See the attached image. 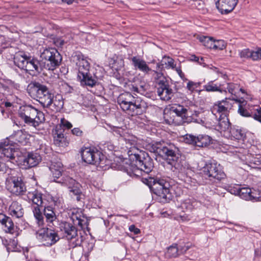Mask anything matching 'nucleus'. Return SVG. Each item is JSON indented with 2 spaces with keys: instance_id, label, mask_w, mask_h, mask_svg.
Segmentation results:
<instances>
[{
  "instance_id": "obj_1",
  "label": "nucleus",
  "mask_w": 261,
  "mask_h": 261,
  "mask_svg": "<svg viewBox=\"0 0 261 261\" xmlns=\"http://www.w3.org/2000/svg\"><path fill=\"white\" fill-rule=\"evenodd\" d=\"M29 95L38 100L43 108H49L54 112H59L63 107L64 102L61 95H54L48 88L38 82H31L27 87Z\"/></svg>"
},
{
  "instance_id": "obj_2",
  "label": "nucleus",
  "mask_w": 261,
  "mask_h": 261,
  "mask_svg": "<svg viewBox=\"0 0 261 261\" xmlns=\"http://www.w3.org/2000/svg\"><path fill=\"white\" fill-rule=\"evenodd\" d=\"M62 164L60 162H51L49 166V170L51 172V179L55 182L62 183V185L66 186L69 190V194L71 197H75L77 201H80L84 197L82 191V186L74 179L70 177H65L62 181H57L62 175Z\"/></svg>"
},
{
  "instance_id": "obj_3",
  "label": "nucleus",
  "mask_w": 261,
  "mask_h": 261,
  "mask_svg": "<svg viewBox=\"0 0 261 261\" xmlns=\"http://www.w3.org/2000/svg\"><path fill=\"white\" fill-rule=\"evenodd\" d=\"M126 147L129 148L128 155L130 160L135 162V165L137 167L133 169L132 172L137 174V172L140 170L145 173H149L153 167V163L148 154L142 151L135 146V141L126 140Z\"/></svg>"
},
{
  "instance_id": "obj_4",
  "label": "nucleus",
  "mask_w": 261,
  "mask_h": 261,
  "mask_svg": "<svg viewBox=\"0 0 261 261\" xmlns=\"http://www.w3.org/2000/svg\"><path fill=\"white\" fill-rule=\"evenodd\" d=\"M117 102L122 110L132 116L142 114L148 107L144 100L139 97L135 98L129 92L121 94L117 98Z\"/></svg>"
},
{
  "instance_id": "obj_5",
  "label": "nucleus",
  "mask_w": 261,
  "mask_h": 261,
  "mask_svg": "<svg viewBox=\"0 0 261 261\" xmlns=\"http://www.w3.org/2000/svg\"><path fill=\"white\" fill-rule=\"evenodd\" d=\"M164 118L166 123L175 125L190 123L192 119L189 115L188 110L179 105H174L169 110L165 112Z\"/></svg>"
},
{
  "instance_id": "obj_6",
  "label": "nucleus",
  "mask_w": 261,
  "mask_h": 261,
  "mask_svg": "<svg viewBox=\"0 0 261 261\" xmlns=\"http://www.w3.org/2000/svg\"><path fill=\"white\" fill-rule=\"evenodd\" d=\"M18 116L27 124L38 126L45 120L44 114L30 105L20 107Z\"/></svg>"
},
{
  "instance_id": "obj_7",
  "label": "nucleus",
  "mask_w": 261,
  "mask_h": 261,
  "mask_svg": "<svg viewBox=\"0 0 261 261\" xmlns=\"http://www.w3.org/2000/svg\"><path fill=\"white\" fill-rule=\"evenodd\" d=\"M153 148L154 151L164 158L168 164L175 169L179 168V165L178 163L179 159L177 153L178 149L174 145H165L161 143H156L153 145Z\"/></svg>"
},
{
  "instance_id": "obj_8",
  "label": "nucleus",
  "mask_w": 261,
  "mask_h": 261,
  "mask_svg": "<svg viewBox=\"0 0 261 261\" xmlns=\"http://www.w3.org/2000/svg\"><path fill=\"white\" fill-rule=\"evenodd\" d=\"M75 57L76 59V65L79 71L77 77L82 84L93 87L95 85L96 81L89 74L90 64L87 59L81 54L76 55Z\"/></svg>"
},
{
  "instance_id": "obj_9",
  "label": "nucleus",
  "mask_w": 261,
  "mask_h": 261,
  "mask_svg": "<svg viewBox=\"0 0 261 261\" xmlns=\"http://www.w3.org/2000/svg\"><path fill=\"white\" fill-rule=\"evenodd\" d=\"M15 64L19 68L24 70L31 75L40 72V67L38 60L26 55L17 54L14 58Z\"/></svg>"
},
{
  "instance_id": "obj_10",
  "label": "nucleus",
  "mask_w": 261,
  "mask_h": 261,
  "mask_svg": "<svg viewBox=\"0 0 261 261\" xmlns=\"http://www.w3.org/2000/svg\"><path fill=\"white\" fill-rule=\"evenodd\" d=\"M40 57L43 61L44 68L48 70H54L59 66L62 58L54 48H48L43 50L41 53Z\"/></svg>"
},
{
  "instance_id": "obj_11",
  "label": "nucleus",
  "mask_w": 261,
  "mask_h": 261,
  "mask_svg": "<svg viewBox=\"0 0 261 261\" xmlns=\"http://www.w3.org/2000/svg\"><path fill=\"white\" fill-rule=\"evenodd\" d=\"M6 187L12 194L22 195L27 191L26 186L20 177L9 176L6 179Z\"/></svg>"
},
{
  "instance_id": "obj_12",
  "label": "nucleus",
  "mask_w": 261,
  "mask_h": 261,
  "mask_svg": "<svg viewBox=\"0 0 261 261\" xmlns=\"http://www.w3.org/2000/svg\"><path fill=\"white\" fill-rule=\"evenodd\" d=\"M202 175L210 180L214 179L221 180L225 178L226 175L220 164L213 163L206 164L202 169Z\"/></svg>"
},
{
  "instance_id": "obj_13",
  "label": "nucleus",
  "mask_w": 261,
  "mask_h": 261,
  "mask_svg": "<svg viewBox=\"0 0 261 261\" xmlns=\"http://www.w3.org/2000/svg\"><path fill=\"white\" fill-rule=\"evenodd\" d=\"M28 198L37 205L33 210L34 215L38 226H43L44 224L43 217L39 208V206H41L43 203L42 194L37 191L30 192L28 194Z\"/></svg>"
},
{
  "instance_id": "obj_14",
  "label": "nucleus",
  "mask_w": 261,
  "mask_h": 261,
  "mask_svg": "<svg viewBox=\"0 0 261 261\" xmlns=\"http://www.w3.org/2000/svg\"><path fill=\"white\" fill-rule=\"evenodd\" d=\"M81 155L84 162L96 166L101 164L105 157L101 152L93 148L83 149L81 151Z\"/></svg>"
},
{
  "instance_id": "obj_15",
  "label": "nucleus",
  "mask_w": 261,
  "mask_h": 261,
  "mask_svg": "<svg viewBox=\"0 0 261 261\" xmlns=\"http://www.w3.org/2000/svg\"><path fill=\"white\" fill-rule=\"evenodd\" d=\"M150 188L153 192L159 197L166 199L169 194V184L163 179H152ZM169 198V197H168Z\"/></svg>"
},
{
  "instance_id": "obj_16",
  "label": "nucleus",
  "mask_w": 261,
  "mask_h": 261,
  "mask_svg": "<svg viewBox=\"0 0 261 261\" xmlns=\"http://www.w3.org/2000/svg\"><path fill=\"white\" fill-rule=\"evenodd\" d=\"M36 238L42 243L44 246H49L55 244L59 240V237L54 230L47 229L40 230L36 232Z\"/></svg>"
},
{
  "instance_id": "obj_17",
  "label": "nucleus",
  "mask_w": 261,
  "mask_h": 261,
  "mask_svg": "<svg viewBox=\"0 0 261 261\" xmlns=\"http://www.w3.org/2000/svg\"><path fill=\"white\" fill-rule=\"evenodd\" d=\"M184 141L186 143L199 147H204L211 143L212 139L206 135H199L195 136L190 134H186L184 136Z\"/></svg>"
},
{
  "instance_id": "obj_18",
  "label": "nucleus",
  "mask_w": 261,
  "mask_h": 261,
  "mask_svg": "<svg viewBox=\"0 0 261 261\" xmlns=\"http://www.w3.org/2000/svg\"><path fill=\"white\" fill-rule=\"evenodd\" d=\"M41 161L40 155L35 152H28L20 160L21 164L25 168L36 167Z\"/></svg>"
},
{
  "instance_id": "obj_19",
  "label": "nucleus",
  "mask_w": 261,
  "mask_h": 261,
  "mask_svg": "<svg viewBox=\"0 0 261 261\" xmlns=\"http://www.w3.org/2000/svg\"><path fill=\"white\" fill-rule=\"evenodd\" d=\"M232 107V104L226 98L225 100L215 104L212 109V112L215 115H217V114H219V117L227 116L229 110L231 109Z\"/></svg>"
},
{
  "instance_id": "obj_20",
  "label": "nucleus",
  "mask_w": 261,
  "mask_h": 261,
  "mask_svg": "<svg viewBox=\"0 0 261 261\" xmlns=\"http://www.w3.org/2000/svg\"><path fill=\"white\" fill-rule=\"evenodd\" d=\"M32 136L24 129L14 131L9 137V139L15 143L25 145L29 143Z\"/></svg>"
},
{
  "instance_id": "obj_21",
  "label": "nucleus",
  "mask_w": 261,
  "mask_h": 261,
  "mask_svg": "<svg viewBox=\"0 0 261 261\" xmlns=\"http://www.w3.org/2000/svg\"><path fill=\"white\" fill-rule=\"evenodd\" d=\"M238 2V0H218L216 5L222 14H227L234 9Z\"/></svg>"
},
{
  "instance_id": "obj_22",
  "label": "nucleus",
  "mask_w": 261,
  "mask_h": 261,
  "mask_svg": "<svg viewBox=\"0 0 261 261\" xmlns=\"http://www.w3.org/2000/svg\"><path fill=\"white\" fill-rule=\"evenodd\" d=\"M163 68V64H161L160 63H157L156 65V69L152 70V77L154 81L158 87L161 85H164L168 82L166 77L164 75L163 73L160 71V69Z\"/></svg>"
},
{
  "instance_id": "obj_23",
  "label": "nucleus",
  "mask_w": 261,
  "mask_h": 261,
  "mask_svg": "<svg viewBox=\"0 0 261 261\" xmlns=\"http://www.w3.org/2000/svg\"><path fill=\"white\" fill-rule=\"evenodd\" d=\"M158 95L164 100H169L173 96L172 90L170 88L168 82L157 87Z\"/></svg>"
},
{
  "instance_id": "obj_24",
  "label": "nucleus",
  "mask_w": 261,
  "mask_h": 261,
  "mask_svg": "<svg viewBox=\"0 0 261 261\" xmlns=\"http://www.w3.org/2000/svg\"><path fill=\"white\" fill-rule=\"evenodd\" d=\"M61 230L63 232L64 237L68 240H71L77 235L75 227L68 222L62 223L60 225Z\"/></svg>"
},
{
  "instance_id": "obj_25",
  "label": "nucleus",
  "mask_w": 261,
  "mask_h": 261,
  "mask_svg": "<svg viewBox=\"0 0 261 261\" xmlns=\"http://www.w3.org/2000/svg\"><path fill=\"white\" fill-rule=\"evenodd\" d=\"M133 64L136 69H138L145 74L149 73L152 69L148 66L145 61L143 59L133 57L132 58Z\"/></svg>"
},
{
  "instance_id": "obj_26",
  "label": "nucleus",
  "mask_w": 261,
  "mask_h": 261,
  "mask_svg": "<svg viewBox=\"0 0 261 261\" xmlns=\"http://www.w3.org/2000/svg\"><path fill=\"white\" fill-rule=\"evenodd\" d=\"M9 214L13 218H20L23 217L24 211L21 204L13 201L9 208Z\"/></svg>"
},
{
  "instance_id": "obj_27",
  "label": "nucleus",
  "mask_w": 261,
  "mask_h": 261,
  "mask_svg": "<svg viewBox=\"0 0 261 261\" xmlns=\"http://www.w3.org/2000/svg\"><path fill=\"white\" fill-rule=\"evenodd\" d=\"M232 100L235 101L236 102L239 103L238 113L243 117H253V114L256 112V109L250 113L243 106L246 105V101L243 99H238L234 97L232 98Z\"/></svg>"
},
{
  "instance_id": "obj_28",
  "label": "nucleus",
  "mask_w": 261,
  "mask_h": 261,
  "mask_svg": "<svg viewBox=\"0 0 261 261\" xmlns=\"http://www.w3.org/2000/svg\"><path fill=\"white\" fill-rule=\"evenodd\" d=\"M0 151L5 156L10 159H14L16 153L15 149L12 145L6 144L5 142L3 144L0 145Z\"/></svg>"
},
{
  "instance_id": "obj_29",
  "label": "nucleus",
  "mask_w": 261,
  "mask_h": 261,
  "mask_svg": "<svg viewBox=\"0 0 261 261\" xmlns=\"http://www.w3.org/2000/svg\"><path fill=\"white\" fill-rule=\"evenodd\" d=\"M54 143L59 146H65L68 144L62 129H56L54 134Z\"/></svg>"
},
{
  "instance_id": "obj_30",
  "label": "nucleus",
  "mask_w": 261,
  "mask_h": 261,
  "mask_svg": "<svg viewBox=\"0 0 261 261\" xmlns=\"http://www.w3.org/2000/svg\"><path fill=\"white\" fill-rule=\"evenodd\" d=\"M226 89L230 94L232 95H234L236 97L239 96L240 92L243 94L245 93L244 90L240 87V85L238 84L233 83H227Z\"/></svg>"
},
{
  "instance_id": "obj_31",
  "label": "nucleus",
  "mask_w": 261,
  "mask_h": 261,
  "mask_svg": "<svg viewBox=\"0 0 261 261\" xmlns=\"http://www.w3.org/2000/svg\"><path fill=\"white\" fill-rule=\"evenodd\" d=\"M5 218H3V220H0V222L4 227L5 231L13 233L14 232V225L12 219L4 215Z\"/></svg>"
},
{
  "instance_id": "obj_32",
  "label": "nucleus",
  "mask_w": 261,
  "mask_h": 261,
  "mask_svg": "<svg viewBox=\"0 0 261 261\" xmlns=\"http://www.w3.org/2000/svg\"><path fill=\"white\" fill-rule=\"evenodd\" d=\"M217 129L220 132H226L229 130L230 122L227 116L219 117Z\"/></svg>"
},
{
  "instance_id": "obj_33",
  "label": "nucleus",
  "mask_w": 261,
  "mask_h": 261,
  "mask_svg": "<svg viewBox=\"0 0 261 261\" xmlns=\"http://www.w3.org/2000/svg\"><path fill=\"white\" fill-rule=\"evenodd\" d=\"M44 215L47 222L52 223L56 219V214L50 206L45 207L44 209Z\"/></svg>"
},
{
  "instance_id": "obj_34",
  "label": "nucleus",
  "mask_w": 261,
  "mask_h": 261,
  "mask_svg": "<svg viewBox=\"0 0 261 261\" xmlns=\"http://www.w3.org/2000/svg\"><path fill=\"white\" fill-rule=\"evenodd\" d=\"M252 189L249 188H242L237 190L238 195L242 199L250 200Z\"/></svg>"
},
{
  "instance_id": "obj_35",
  "label": "nucleus",
  "mask_w": 261,
  "mask_h": 261,
  "mask_svg": "<svg viewBox=\"0 0 261 261\" xmlns=\"http://www.w3.org/2000/svg\"><path fill=\"white\" fill-rule=\"evenodd\" d=\"M204 89L207 92H222L223 90L220 84H217L214 82L211 81L204 86Z\"/></svg>"
},
{
  "instance_id": "obj_36",
  "label": "nucleus",
  "mask_w": 261,
  "mask_h": 261,
  "mask_svg": "<svg viewBox=\"0 0 261 261\" xmlns=\"http://www.w3.org/2000/svg\"><path fill=\"white\" fill-rule=\"evenodd\" d=\"M179 254V249L177 248L176 244L170 246L166 253V255L168 257H176Z\"/></svg>"
},
{
  "instance_id": "obj_37",
  "label": "nucleus",
  "mask_w": 261,
  "mask_h": 261,
  "mask_svg": "<svg viewBox=\"0 0 261 261\" xmlns=\"http://www.w3.org/2000/svg\"><path fill=\"white\" fill-rule=\"evenodd\" d=\"M231 136L234 139L240 140L243 138L244 134L242 130L238 127L231 128L229 130Z\"/></svg>"
},
{
  "instance_id": "obj_38",
  "label": "nucleus",
  "mask_w": 261,
  "mask_h": 261,
  "mask_svg": "<svg viewBox=\"0 0 261 261\" xmlns=\"http://www.w3.org/2000/svg\"><path fill=\"white\" fill-rule=\"evenodd\" d=\"M198 39L205 47L208 48H213L214 40L213 38L203 36L199 37Z\"/></svg>"
},
{
  "instance_id": "obj_39",
  "label": "nucleus",
  "mask_w": 261,
  "mask_h": 261,
  "mask_svg": "<svg viewBox=\"0 0 261 261\" xmlns=\"http://www.w3.org/2000/svg\"><path fill=\"white\" fill-rule=\"evenodd\" d=\"M162 62L163 63L162 64L165 65V67L167 69H174L175 68V65L174 64V61L169 57L164 56Z\"/></svg>"
},
{
  "instance_id": "obj_40",
  "label": "nucleus",
  "mask_w": 261,
  "mask_h": 261,
  "mask_svg": "<svg viewBox=\"0 0 261 261\" xmlns=\"http://www.w3.org/2000/svg\"><path fill=\"white\" fill-rule=\"evenodd\" d=\"M254 51H251L248 48L242 50L239 53V55L241 58H251L253 60V53Z\"/></svg>"
},
{
  "instance_id": "obj_41",
  "label": "nucleus",
  "mask_w": 261,
  "mask_h": 261,
  "mask_svg": "<svg viewBox=\"0 0 261 261\" xmlns=\"http://www.w3.org/2000/svg\"><path fill=\"white\" fill-rule=\"evenodd\" d=\"M250 200L261 201V191L258 190L252 189Z\"/></svg>"
},
{
  "instance_id": "obj_42",
  "label": "nucleus",
  "mask_w": 261,
  "mask_h": 261,
  "mask_svg": "<svg viewBox=\"0 0 261 261\" xmlns=\"http://www.w3.org/2000/svg\"><path fill=\"white\" fill-rule=\"evenodd\" d=\"M226 47L224 41L222 40H214L213 49L223 50Z\"/></svg>"
},
{
  "instance_id": "obj_43",
  "label": "nucleus",
  "mask_w": 261,
  "mask_h": 261,
  "mask_svg": "<svg viewBox=\"0 0 261 261\" xmlns=\"http://www.w3.org/2000/svg\"><path fill=\"white\" fill-rule=\"evenodd\" d=\"M200 83L194 82L193 81H189L187 83V88L191 92H193L196 88L199 87Z\"/></svg>"
},
{
  "instance_id": "obj_44",
  "label": "nucleus",
  "mask_w": 261,
  "mask_h": 261,
  "mask_svg": "<svg viewBox=\"0 0 261 261\" xmlns=\"http://www.w3.org/2000/svg\"><path fill=\"white\" fill-rule=\"evenodd\" d=\"M181 206L183 210H185L187 211H191L193 208L192 204L189 199L182 202L181 204Z\"/></svg>"
},
{
  "instance_id": "obj_45",
  "label": "nucleus",
  "mask_w": 261,
  "mask_h": 261,
  "mask_svg": "<svg viewBox=\"0 0 261 261\" xmlns=\"http://www.w3.org/2000/svg\"><path fill=\"white\" fill-rule=\"evenodd\" d=\"M253 118L261 123V108L256 109V112L253 114Z\"/></svg>"
},
{
  "instance_id": "obj_46",
  "label": "nucleus",
  "mask_w": 261,
  "mask_h": 261,
  "mask_svg": "<svg viewBox=\"0 0 261 261\" xmlns=\"http://www.w3.org/2000/svg\"><path fill=\"white\" fill-rule=\"evenodd\" d=\"M261 60V48L254 51L253 53V60Z\"/></svg>"
},
{
  "instance_id": "obj_47",
  "label": "nucleus",
  "mask_w": 261,
  "mask_h": 261,
  "mask_svg": "<svg viewBox=\"0 0 261 261\" xmlns=\"http://www.w3.org/2000/svg\"><path fill=\"white\" fill-rule=\"evenodd\" d=\"M61 124L64 127H65L68 129L71 128L72 126L71 123L68 121L65 120L64 118H63L61 120Z\"/></svg>"
},
{
  "instance_id": "obj_48",
  "label": "nucleus",
  "mask_w": 261,
  "mask_h": 261,
  "mask_svg": "<svg viewBox=\"0 0 261 261\" xmlns=\"http://www.w3.org/2000/svg\"><path fill=\"white\" fill-rule=\"evenodd\" d=\"M71 132L73 135L76 136H81L83 134V132L78 127L74 128Z\"/></svg>"
},
{
  "instance_id": "obj_49",
  "label": "nucleus",
  "mask_w": 261,
  "mask_h": 261,
  "mask_svg": "<svg viewBox=\"0 0 261 261\" xmlns=\"http://www.w3.org/2000/svg\"><path fill=\"white\" fill-rule=\"evenodd\" d=\"M129 230L131 232H133L134 234H138L140 232V230L136 227L134 225H132L129 227Z\"/></svg>"
},
{
  "instance_id": "obj_50",
  "label": "nucleus",
  "mask_w": 261,
  "mask_h": 261,
  "mask_svg": "<svg viewBox=\"0 0 261 261\" xmlns=\"http://www.w3.org/2000/svg\"><path fill=\"white\" fill-rule=\"evenodd\" d=\"M79 210H74L72 212V218H76V219H80V218L81 217V215L80 213H77V211Z\"/></svg>"
},
{
  "instance_id": "obj_51",
  "label": "nucleus",
  "mask_w": 261,
  "mask_h": 261,
  "mask_svg": "<svg viewBox=\"0 0 261 261\" xmlns=\"http://www.w3.org/2000/svg\"><path fill=\"white\" fill-rule=\"evenodd\" d=\"M176 71L177 72L178 74L179 75V76L182 79H184L185 78V74L182 72L181 69L180 68H176Z\"/></svg>"
},
{
  "instance_id": "obj_52",
  "label": "nucleus",
  "mask_w": 261,
  "mask_h": 261,
  "mask_svg": "<svg viewBox=\"0 0 261 261\" xmlns=\"http://www.w3.org/2000/svg\"><path fill=\"white\" fill-rule=\"evenodd\" d=\"M5 167V164L1 162V159L0 158V171H4Z\"/></svg>"
},
{
  "instance_id": "obj_53",
  "label": "nucleus",
  "mask_w": 261,
  "mask_h": 261,
  "mask_svg": "<svg viewBox=\"0 0 261 261\" xmlns=\"http://www.w3.org/2000/svg\"><path fill=\"white\" fill-rule=\"evenodd\" d=\"M191 60L194 61L195 62H199V58L198 57L195 56H193L191 57Z\"/></svg>"
},
{
  "instance_id": "obj_54",
  "label": "nucleus",
  "mask_w": 261,
  "mask_h": 261,
  "mask_svg": "<svg viewBox=\"0 0 261 261\" xmlns=\"http://www.w3.org/2000/svg\"><path fill=\"white\" fill-rule=\"evenodd\" d=\"M131 90L133 91H134V92H138V88L136 87V86H132V87L131 88Z\"/></svg>"
},
{
  "instance_id": "obj_55",
  "label": "nucleus",
  "mask_w": 261,
  "mask_h": 261,
  "mask_svg": "<svg viewBox=\"0 0 261 261\" xmlns=\"http://www.w3.org/2000/svg\"><path fill=\"white\" fill-rule=\"evenodd\" d=\"M62 2L66 3L68 4H71L73 3V0H61Z\"/></svg>"
},
{
  "instance_id": "obj_56",
  "label": "nucleus",
  "mask_w": 261,
  "mask_h": 261,
  "mask_svg": "<svg viewBox=\"0 0 261 261\" xmlns=\"http://www.w3.org/2000/svg\"><path fill=\"white\" fill-rule=\"evenodd\" d=\"M5 106L6 107H10L12 106V104L9 102H5Z\"/></svg>"
},
{
  "instance_id": "obj_57",
  "label": "nucleus",
  "mask_w": 261,
  "mask_h": 261,
  "mask_svg": "<svg viewBox=\"0 0 261 261\" xmlns=\"http://www.w3.org/2000/svg\"><path fill=\"white\" fill-rule=\"evenodd\" d=\"M12 86L14 87V88H15V89H17L18 88H19V85L17 84H14V83L12 84Z\"/></svg>"
},
{
  "instance_id": "obj_58",
  "label": "nucleus",
  "mask_w": 261,
  "mask_h": 261,
  "mask_svg": "<svg viewBox=\"0 0 261 261\" xmlns=\"http://www.w3.org/2000/svg\"><path fill=\"white\" fill-rule=\"evenodd\" d=\"M3 218H5L4 215L2 213H0V220H3Z\"/></svg>"
},
{
  "instance_id": "obj_59",
  "label": "nucleus",
  "mask_w": 261,
  "mask_h": 261,
  "mask_svg": "<svg viewBox=\"0 0 261 261\" xmlns=\"http://www.w3.org/2000/svg\"><path fill=\"white\" fill-rule=\"evenodd\" d=\"M255 254L256 255H259V256L260 255V254H258V252H257V250H255Z\"/></svg>"
},
{
  "instance_id": "obj_60",
  "label": "nucleus",
  "mask_w": 261,
  "mask_h": 261,
  "mask_svg": "<svg viewBox=\"0 0 261 261\" xmlns=\"http://www.w3.org/2000/svg\"><path fill=\"white\" fill-rule=\"evenodd\" d=\"M62 202H63V200L62 199H59V202H59V204H62Z\"/></svg>"
},
{
  "instance_id": "obj_61",
  "label": "nucleus",
  "mask_w": 261,
  "mask_h": 261,
  "mask_svg": "<svg viewBox=\"0 0 261 261\" xmlns=\"http://www.w3.org/2000/svg\"><path fill=\"white\" fill-rule=\"evenodd\" d=\"M180 171L181 172H184V169H182V168L180 169Z\"/></svg>"
},
{
  "instance_id": "obj_62",
  "label": "nucleus",
  "mask_w": 261,
  "mask_h": 261,
  "mask_svg": "<svg viewBox=\"0 0 261 261\" xmlns=\"http://www.w3.org/2000/svg\"><path fill=\"white\" fill-rule=\"evenodd\" d=\"M61 44H64V42L63 41H62L60 43Z\"/></svg>"
},
{
  "instance_id": "obj_63",
  "label": "nucleus",
  "mask_w": 261,
  "mask_h": 261,
  "mask_svg": "<svg viewBox=\"0 0 261 261\" xmlns=\"http://www.w3.org/2000/svg\"><path fill=\"white\" fill-rule=\"evenodd\" d=\"M55 203H56V204H57V201H55Z\"/></svg>"
},
{
  "instance_id": "obj_64",
  "label": "nucleus",
  "mask_w": 261,
  "mask_h": 261,
  "mask_svg": "<svg viewBox=\"0 0 261 261\" xmlns=\"http://www.w3.org/2000/svg\"><path fill=\"white\" fill-rule=\"evenodd\" d=\"M154 62H155L154 60L152 61V63H154Z\"/></svg>"
}]
</instances>
